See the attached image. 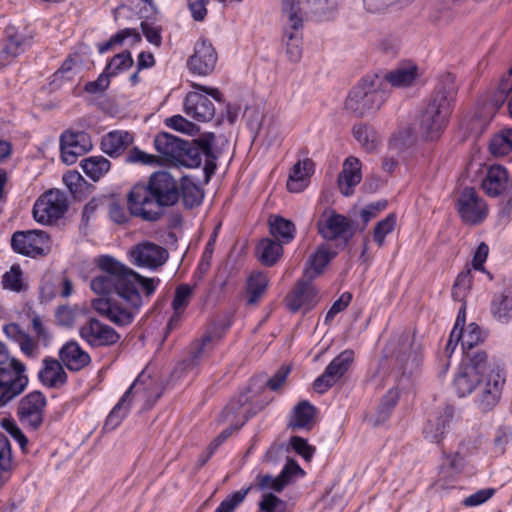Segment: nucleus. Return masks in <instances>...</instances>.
Returning <instances> with one entry per match:
<instances>
[{
	"label": "nucleus",
	"instance_id": "1",
	"mask_svg": "<svg viewBox=\"0 0 512 512\" xmlns=\"http://www.w3.org/2000/svg\"><path fill=\"white\" fill-rule=\"evenodd\" d=\"M101 275L91 280V289L99 295L116 293L129 306L124 308L109 298H97L91 302L92 308L101 316L118 326H127L134 320L135 313L149 300L160 284L159 278L141 276L110 255L97 259Z\"/></svg>",
	"mask_w": 512,
	"mask_h": 512
},
{
	"label": "nucleus",
	"instance_id": "2",
	"mask_svg": "<svg viewBox=\"0 0 512 512\" xmlns=\"http://www.w3.org/2000/svg\"><path fill=\"white\" fill-rule=\"evenodd\" d=\"M180 199V189L176 179L166 171L150 175L147 183L135 184L127 195V208L132 216L144 221L159 220L167 207H172Z\"/></svg>",
	"mask_w": 512,
	"mask_h": 512
},
{
	"label": "nucleus",
	"instance_id": "3",
	"mask_svg": "<svg viewBox=\"0 0 512 512\" xmlns=\"http://www.w3.org/2000/svg\"><path fill=\"white\" fill-rule=\"evenodd\" d=\"M456 94L455 77L450 73L442 75L420 116V130L426 139L440 137L453 111Z\"/></svg>",
	"mask_w": 512,
	"mask_h": 512
},
{
	"label": "nucleus",
	"instance_id": "4",
	"mask_svg": "<svg viewBox=\"0 0 512 512\" xmlns=\"http://www.w3.org/2000/svg\"><path fill=\"white\" fill-rule=\"evenodd\" d=\"M389 96L386 81L376 73L366 74L349 91L344 107L353 116L362 118L377 111Z\"/></svg>",
	"mask_w": 512,
	"mask_h": 512
},
{
	"label": "nucleus",
	"instance_id": "5",
	"mask_svg": "<svg viewBox=\"0 0 512 512\" xmlns=\"http://www.w3.org/2000/svg\"><path fill=\"white\" fill-rule=\"evenodd\" d=\"M337 9V0H283L282 10L288 17L290 28L299 30L303 26V16L315 21L329 19Z\"/></svg>",
	"mask_w": 512,
	"mask_h": 512
},
{
	"label": "nucleus",
	"instance_id": "6",
	"mask_svg": "<svg viewBox=\"0 0 512 512\" xmlns=\"http://www.w3.org/2000/svg\"><path fill=\"white\" fill-rule=\"evenodd\" d=\"M195 87L199 91H192L186 95L184 112L198 122L211 121L215 116L216 110L213 101L208 96L222 103L224 102L223 94L218 88L198 84H196Z\"/></svg>",
	"mask_w": 512,
	"mask_h": 512
},
{
	"label": "nucleus",
	"instance_id": "7",
	"mask_svg": "<svg viewBox=\"0 0 512 512\" xmlns=\"http://www.w3.org/2000/svg\"><path fill=\"white\" fill-rule=\"evenodd\" d=\"M26 366L12 358L8 366H0V407L20 395L28 385Z\"/></svg>",
	"mask_w": 512,
	"mask_h": 512
},
{
	"label": "nucleus",
	"instance_id": "8",
	"mask_svg": "<svg viewBox=\"0 0 512 512\" xmlns=\"http://www.w3.org/2000/svg\"><path fill=\"white\" fill-rule=\"evenodd\" d=\"M287 486V481L283 480L280 474L277 477H273L269 474H258L255 478V483L250 484L246 488H242L238 491L228 495L214 512H235L236 509L244 502L248 493L256 488L259 491L273 490L275 492H282Z\"/></svg>",
	"mask_w": 512,
	"mask_h": 512
},
{
	"label": "nucleus",
	"instance_id": "9",
	"mask_svg": "<svg viewBox=\"0 0 512 512\" xmlns=\"http://www.w3.org/2000/svg\"><path fill=\"white\" fill-rule=\"evenodd\" d=\"M67 210L66 194L58 189H51L36 200L33 206V216L39 223L52 224L62 218Z\"/></svg>",
	"mask_w": 512,
	"mask_h": 512
},
{
	"label": "nucleus",
	"instance_id": "10",
	"mask_svg": "<svg viewBox=\"0 0 512 512\" xmlns=\"http://www.w3.org/2000/svg\"><path fill=\"white\" fill-rule=\"evenodd\" d=\"M11 247L24 256H46L51 251V239L42 230L16 231L11 238Z\"/></svg>",
	"mask_w": 512,
	"mask_h": 512
},
{
	"label": "nucleus",
	"instance_id": "11",
	"mask_svg": "<svg viewBox=\"0 0 512 512\" xmlns=\"http://www.w3.org/2000/svg\"><path fill=\"white\" fill-rule=\"evenodd\" d=\"M456 210L463 223L479 225L488 216V205L475 188L465 187L456 200Z\"/></svg>",
	"mask_w": 512,
	"mask_h": 512
},
{
	"label": "nucleus",
	"instance_id": "12",
	"mask_svg": "<svg viewBox=\"0 0 512 512\" xmlns=\"http://www.w3.org/2000/svg\"><path fill=\"white\" fill-rule=\"evenodd\" d=\"M79 335L92 349L111 348L121 339V335L113 327L95 317H89L80 326Z\"/></svg>",
	"mask_w": 512,
	"mask_h": 512
},
{
	"label": "nucleus",
	"instance_id": "13",
	"mask_svg": "<svg viewBox=\"0 0 512 512\" xmlns=\"http://www.w3.org/2000/svg\"><path fill=\"white\" fill-rule=\"evenodd\" d=\"M318 233L326 240L341 241L345 247L353 236L349 218L334 210H325L317 221Z\"/></svg>",
	"mask_w": 512,
	"mask_h": 512
},
{
	"label": "nucleus",
	"instance_id": "14",
	"mask_svg": "<svg viewBox=\"0 0 512 512\" xmlns=\"http://www.w3.org/2000/svg\"><path fill=\"white\" fill-rule=\"evenodd\" d=\"M46 404L47 399L42 392H30L18 403L17 416L19 421L33 431L38 430L43 423Z\"/></svg>",
	"mask_w": 512,
	"mask_h": 512
},
{
	"label": "nucleus",
	"instance_id": "15",
	"mask_svg": "<svg viewBox=\"0 0 512 512\" xmlns=\"http://www.w3.org/2000/svg\"><path fill=\"white\" fill-rule=\"evenodd\" d=\"M353 360V350L346 349L342 351L328 364L324 372L314 380L313 389L319 394L327 392L346 374Z\"/></svg>",
	"mask_w": 512,
	"mask_h": 512
},
{
	"label": "nucleus",
	"instance_id": "16",
	"mask_svg": "<svg viewBox=\"0 0 512 512\" xmlns=\"http://www.w3.org/2000/svg\"><path fill=\"white\" fill-rule=\"evenodd\" d=\"M129 259L137 267L156 270L168 260V251L153 242L143 241L134 245L129 251Z\"/></svg>",
	"mask_w": 512,
	"mask_h": 512
},
{
	"label": "nucleus",
	"instance_id": "17",
	"mask_svg": "<svg viewBox=\"0 0 512 512\" xmlns=\"http://www.w3.org/2000/svg\"><path fill=\"white\" fill-rule=\"evenodd\" d=\"M92 147L91 137L84 131L65 130L60 136L61 159L67 165L76 163Z\"/></svg>",
	"mask_w": 512,
	"mask_h": 512
},
{
	"label": "nucleus",
	"instance_id": "18",
	"mask_svg": "<svg viewBox=\"0 0 512 512\" xmlns=\"http://www.w3.org/2000/svg\"><path fill=\"white\" fill-rule=\"evenodd\" d=\"M318 301V290L306 279H299L284 299L286 308L292 313L300 310L306 313L312 310Z\"/></svg>",
	"mask_w": 512,
	"mask_h": 512
},
{
	"label": "nucleus",
	"instance_id": "19",
	"mask_svg": "<svg viewBox=\"0 0 512 512\" xmlns=\"http://www.w3.org/2000/svg\"><path fill=\"white\" fill-rule=\"evenodd\" d=\"M217 60L218 55L212 43L206 38H200L187 60V67L193 74L207 76L215 69Z\"/></svg>",
	"mask_w": 512,
	"mask_h": 512
},
{
	"label": "nucleus",
	"instance_id": "20",
	"mask_svg": "<svg viewBox=\"0 0 512 512\" xmlns=\"http://www.w3.org/2000/svg\"><path fill=\"white\" fill-rule=\"evenodd\" d=\"M481 188L491 198L508 196L512 191V178L506 167L493 164L486 168Z\"/></svg>",
	"mask_w": 512,
	"mask_h": 512
},
{
	"label": "nucleus",
	"instance_id": "21",
	"mask_svg": "<svg viewBox=\"0 0 512 512\" xmlns=\"http://www.w3.org/2000/svg\"><path fill=\"white\" fill-rule=\"evenodd\" d=\"M505 377L502 371H492L479 386L477 404L482 412L491 411L499 402Z\"/></svg>",
	"mask_w": 512,
	"mask_h": 512
},
{
	"label": "nucleus",
	"instance_id": "22",
	"mask_svg": "<svg viewBox=\"0 0 512 512\" xmlns=\"http://www.w3.org/2000/svg\"><path fill=\"white\" fill-rule=\"evenodd\" d=\"M222 334L215 329L207 330L200 339L194 340L189 346V354L183 360L184 370H193L208 356L214 348V341L221 339Z\"/></svg>",
	"mask_w": 512,
	"mask_h": 512
},
{
	"label": "nucleus",
	"instance_id": "23",
	"mask_svg": "<svg viewBox=\"0 0 512 512\" xmlns=\"http://www.w3.org/2000/svg\"><path fill=\"white\" fill-rule=\"evenodd\" d=\"M59 359L70 372H79L88 367L91 356L75 340L66 342L58 352Z\"/></svg>",
	"mask_w": 512,
	"mask_h": 512
},
{
	"label": "nucleus",
	"instance_id": "24",
	"mask_svg": "<svg viewBox=\"0 0 512 512\" xmlns=\"http://www.w3.org/2000/svg\"><path fill=\"white\" fill-rule=\"evenodd\" d=\"M5 33L6 42L0 52V65L2 66L9 64L30 47L32 43L31 36L16 31L14 27H8Z\"/></svg>",
	"mask_w": 512,
	"mask_h": 512
},
{
	"label": "nucleus",
	"instance_id": "25",
	"mask_svg": "<svg viewBox=\"0 0 512 512\" xmlns=\"http://www.w3.org/2000/svg\"><path fill=\"white\" fill-rule=\"evenodd\" d=\"M61 360L45 357L42 360V368L38 372L39 381L48 388L64 386L68 381V375Z\"/></svg>",
	"mask_w": 512,
	"mask_h": 512
},
{
	"label": "nucleus",
	"instance_id": "26",
	"mask_svg": "<svg viewBox=\"0 0 512 512\" xmlns=\"http://www.w3.org/2000/svg\"><path fill=\"white\" fill-rule=\"evenodd\" d=\"M362 180L361 162L358 158L350 156L344 163L342 171L338 175L337 183L340 192L344 196L354 193V188Z\"/></svg>",
	"mask_w": 512,
	"mask_h": 512
},
{
	"label": "nucleus",
	"instance_id": "27",
	"mask_svg": "<svg viewBox=\"0 0 512 512\" xmlns=\"http://www.w3.org/2000/svg\"><path fill=\"white\" fill-rule=\"evenodd\" d=\"M317 408L307 400L298 402L290 415L288 427L292 430L311 431L315 426Z\"/></svg>",
	"mask_w": 512,
	"mask_h": 512
},
{
	"label": "nucleus",
	"instance_id": "28",
	"mask_svg": "<svg viewBox=\"0 0 512 512\" xmlns=\"http://www.w3.org/2000/svg\"><path fill=\"white\" fill-rule=\"evenodd\" d=\"M182 145H186V140L167 132H161L154 138L156 151L161 155L163 160L169 164L175 165Z\"/></svg>",
	"mask_w": 512,
	"mask_h": 512
},
{
	"label": "nucleus",
	"instance_id": "29",
	"mask_svg": "<svg viewBox=\"0 0 512 512\" xmlns=\"http://www.w3.org/2000/svg\"><path fill=\"white\" fill-rule=\"evenodd\" d=\"M134 136L127 131H111L103 136L101 150L112 158H117L133 143Z\"/></svg>",
	"mask_w": 512,
	"mask_h": 512
},
{
	"label": "nucleus",
	"instance_id": "30",
	"mask_svg": "<svg viewBox=\"0 0 512 512\" xmlns=\"http://www.w3.org/2000/svg\"><path fill=\"white\" fill-rule=\"evenodd\" d=\"M396 361L398 370L400 371L399 381H410L422 365V354L420 351L414 349L411 343L408 351L401 352L397 355Z\"/></svg>",
	"mask_w": 512,
	"mask_h": 512
},
{
	"label": "nucleus",
	"instance_id": "31",
	"mask_svg": "<svg viewBox=\"0 0 512 512\" xmlns=\"http://www.w3.org/2000/svg\"><path fill=\"white\" fill-rule=\"evenodd\" d=\"M490 313L501 323H508L512 319V287H506L494 293L490 303Z\"/></svg>",
	"mask_w": 512,
	"mask_h": 512
},
{
	"label": "nucleus",
	"instance_id": "32",
	"mask_svg": "<svg viewBox=\"0 0 512 512\" xmlns=\"http://www.w3.org/2000/svg\"><path fill=\"white\" fill-rule=\"evenodd\" d=\"M453 418V408L447 406L435 419H429L424 426V437L431 442L439 443Z\"/></svg>",
	"mask_w": 512,
	"mask_h": 512
},
{
	"label": "nucleus",
	"instance_id": "33",
	"mask_svg": "<svg viewBox=\"0 0 512 512\" xmlns=\"http://www.w3.org/2000/svg\"><path fill=\"white\" fill-rule=\"evenodd\" d=\"M461 366L473 373L477 372L484 378H486L487 374L490 373L491 370L501 371L499 368L491 366L487 353L480 349L464 352V360L462 361Z\"/></svg>",
	"mask_w": 512,
	"mask_h": 512
},
{
	"label": "nucleus",
	"instance_id": "34",
	"mask_svg": "<svg viewBox=\"0 0 512 512\" xmlns=\"http://www.w3.org/2000/svg\"><path fill=\"white\" fill-rule=\"evenodd\" d=\"M312 168L313 161L308 158L303 161L299 160L295 163L289 173L287 189L294 193L303 191L307 186V178L309 177Z\"/></svg>",
	"mask_w": 512,
	"mask_h": 512
},
{
	"label": "nucleus",
	"instance_id": "35",
	"mask_svg": "<svg viewBox=\"0 0 512 512\" xmlns=\"http://www.w3.org/2000/svg\"><path fill=\"white\" fill-rule=\"evenodd\" d=\"M270 234L281 245L288 244L293 241L296 234V226L291 221L282 216H273L269 219Z\"/></svg>",
	"mask_w": 512,
	"mask_h": 512
},
{
	"label": "nucleus",
	"instance_id": "36",
	"mask_svg": "<svg viewBox=\"0 0 512 512\" xmlns=\"http://www.w3.org/2000/svg\"><path fill=\"white\" fill-rule=\"evenodd\" d=\"M136 382H134L122 395L118 403L113 407L111 412L106 418L104 427L109 430H114L118 427L122 420L128 415L132 402V390L135 387Z\"/></svg>",
	"mask_w": 512,
	"mask_h": 512
},
{
	"label": "nucleus",
	"instance_id": "37",
	"mask_svg": "<svg viewBox=\"0 0 512 512\" xmlns=\"http://www.w3.org/2000/svg\"><path fill=\"white\" fill-rule=\"evenodd\" d=\"M484 377L477 372H471L460 366L459 372L454 379L453 385L459 397L471 394L477 387L481 386Z\"/></svg>",
	"mask_w": 512,
	"mask_h": 512
},
{
	"label": "nucleus",
	"instance_id": "38",
	"mask_svg": "<svg viewBox=\"0 0 512 512\" xmlns=\"http://www.w3.org/2000/svg\"><path fill=\"white\" fill-rule=\"evenodd\" d=\"M202 154L200 136L192 141H186V145H182L181 147V152L174 166H184L187 168L199 167L202 162Z\"/></svg>",
	"mask_w": 512,
	"mask_h": 512
},
{
	"label": "nucleus",
	"instance_id": "39",
	"mask_svg": "<svg viewBox=\"0 0 512 512\" xmlns=\"http://www.w3.org/2000/svg\"><path fill=\"white\" fill-rule=\"evenodd\" d=\"M215 138V134L211 132L200 135V147L202 148L203 155L206 157L203 169L206 182H209L217 168L218 154L213 149Z\"/></svg>",
	"mask_w": 512,
	"mask_h": 512
},
{
	"label": "nucleus",
	"instance_id": "40",
	"mask_svg": "<svg viewBox=\"0 0 512 512\" xmlns=\"http://www.w3.org/2000/svg\"><path fill=\"white\" fill-rule=\"evenodd\" d=\"M268 287V278L262 272H253L247 279L245 292L247 294V304H257L265 294Z\"/></svg>",
	"mask_w": 512,
	"mask_h": 512
},
{
	"label": "nucleus",
	"instance_id": "41",
	"mask_svg": "<svg viewBox=\"0 0 512 512\" xmlns=\"http://www.w3.org/2000/svg\"><path fill=\"white\" fill-rule=\"evenodd\" d=\"M256 251L260 262L271 267L282 256L283 247L275 240L264 238L258 243Z\"/></svg>",
	"mask_w": 512,
	"mask_h": 512
},
{
	"label": "nucleus",
	"instance_id": "42",
	"mask_svg": "<svg viewBox=\"0 0 512 512\" xmlns=\"http://www.w3.org/2000/svg\"><path fill=\"white\" fill-rule=\"evenodd\" d=\"M2 287L16 293L28 290V282L19 264H13L2 276Z\"/></svg>",
	"mask_w": 512,
	"mask_h": 512
},
{
	"label": "nucleus",
	"instance_id": "43",
	"mask_svg": "<svg viewBox=\"0 0 512 512\" xmlns=\"http://www.w3.org/2000/svg\"><path fill=\"white\" fill-rule=\"evenodd\" d=\"M417 76V67L411 66L408 68H398L389 73H386L384 76H381L382 79L386 81V89L389 91V86L393 87H407L410 86L416 79Z\"/></svg>",
	"mask_w": 512,
	"mask_h": 512
},
{
	"label": "nucleus",
	"instance_id": "44",
	"mask_svg": "<svg viewBox=\"0 0 512 512\" xmlns=\"http://www.w3.org/2000/svg\"><path fill=\"white\" fill-rule=\"evenodd\" d=\"M179 189L180 197L186 208L192 209L202 203L204 197L202 189L189 178H182Z\"/></svg>",
	"mask_w": 512,
	"mask_h": 512
},
{
	"label": "nucleus",
	"instance_id": "45",
	"mask_svg": "<svg viewBox=\"0 0 512 512\" xmlns=\"http://www.w3.org/2000/svg\"><path fill=\"white\" fill-rule=\"evenodd\" d=\"M128 38H131V45H135L142 41V36L136 28H124L112 35L108 41L98 44V51L101 54L106 53L114 46L122 45Z\"/></svg>",
	"mask_w": 512,
	"mask_h": 512
},
{
	"label": "nucleus",
	"instance_id": "46",
	"mask_svg": "<svg viewBox=\"0 0 512 512\" xmlns=\"http://www.w3.org/2000/svg\"><path fill=\"white\" fill-rule=\"evenodd\" d=\"M111 163L103 156H92L83 159L81 167L83 172L93 181L99 180L110 169Z\"/></svg>",
	"mask_w": 512,
	"mask_h": 512
},
{
	"label": "nucleus",
	"instance_id": "47",
	"mask_svg": "<svg viewBox=\"0 0 512 512\" xmlns=\"http://www.w3.org/2000/svg\"><path fill=\"white\" fill-rule=\"evenodd\" d=\"M489 151L494 156H504L512 151V128H504L489 142Z\"/></svg>",
	"mask_w": 512,
	"mask_h": 512
},
{
	"label": "nucleus",
	"instance_id": "48",
	"mask_svg": "<svg viewBox=\"0 0 512 512\" xmlns=\"http://www.w3.org/2000/svg\"><path fill=\"white\" fill-rule=\"evenodd\" d=\"M355 139L369 152L377 149L379 139L373 127L367 124H356L352 129Z\"/></svg>",
	"mask_w": 512,
	"mask_h": 512
},
{
	"label": "nucleus",
	"instance_id": "49",
	"mask_svg": "<svg viewBox=\"0 0 512 512\" xmlns=\"http://www.w3.org/2000/svg\"><path fill=\"white\" fill-rule=\"evenodd\" d=\"M473 282V275L470 268H466L461 271L452 287V297L455 301L465 302L466 297L468 296Z\"/></svg>",
	"mask_w": 512,
	"mask_h": 512
},
{
	"label": "nucleus",
	"instance_id": "50",
	"mask_svg": "<svg viewBox=\"0 0 512 512\" xmlns=\"http://www.w3.org/2000/svg\"><path fill=\"white\" fill-rule=\"evenodd\" d=\"M134 64L131 52L124 50L114 55L110 61H108L104 70L111 76H116L119 73L130 69Z\"/></svg>",
	"mask_w": 512,
	"mask_h": 512
},
{
	"label": "nucleus",
	"instance_id": "51",
	"mask_svg": "<svg viewBox=\"0 0 512 512\" xmlns=\"http://www.w3.org/2000/svg\"><path fill=\"white\" fill-rule=\"evenodd\" d=\"M336 252L332 251L329 245L323 244L319 246L316 252L310 257L309 263L316 275L323 272L328 263L336 256Z\"/></svg>",
	"mask_w": 512,
	"mask_h": 512
},
{
	"label": "nucleus",
	"instance_id": "52",
	"mask_svg": "<svg viewBox=\"0 0 512 512\" xmlns=\"http://www.w3.org/2000/svg\"><path fill=\"white\" fill-rule=\"evenodd\" d=\"M11 460L10 441L3 433H0V486L7 481L5 474L11 468Z\"/></svg>",
	"mask_w": 512,
	"mask_h": 512
},
{
	"label": "nucleus",
	"instance_id": "53",
	"mask_svg": "<svg viewBox=\"0 0 512 512\" xmlns=\"http://www.w3.org/2000/svg\"><path fill=\"white\" fill-rule=\"evenodd\" d=\"M248 403V395L247 393H240L237 397H234L230 400V402L223 409L221 416L223 420H228L230 416H234L239 418L237 422H241L243 417H246L245 414L242 413V408ZM247 418H249L247 416Z\"/></svg>",
	"mask_w": 512,
	"mask_h": 512
},
{
	"label": "nucleus",
	"instance_id": "54",
	"mask_svg": "<svg viewBox=\"0 0 512 512\" xmlns=\"http://www.w3.org/2000/svg\"><path fill=\"white\" fill-rule=\"evenodd\" d=\"M248 403V395L247 393H240L237 397H234L230 400V402L223 409L221 416L223 420H228L230 416H234L239 418L237 422H241L243 417H246L245 414L242 413V408ZM247 418H249L247 416Z\"/></svg>",
	"mask_w": 512,
	"mask_h": 512
},
{
	"label": "nucleus",
	"instance_id": "55",
	"mask_svg": "<svg viewBox=\"0 0 512 512\" xmlns=\"http://www.w3.org/2000/svg\"><path fill=\"white\" fill-rule=\"evenodd\" d=\"M396 220V215L390 213L375 225L373 230V239L379 247L383 246L385 237L394 230Z\"/></svg>",
	"mask_w": 512,
	"mask_h": 512
},
{
	"label": "nucleus",
	"instance_id": "56",
	"mask_svg": "<svg viewBox=\"0 0 512 512\" xmlns=\"http://www.w3.org/2000/svg\"><path fill=\"white\" fill-rule=\"evenodd\" d=\"M193 295V288L188 284H180L175 289L172 308L177 314H182L188 307Z\"/></svg>",
	"mask_w": 512,
	"mask_h": 512
},
{
	"label": "nucleus",
	"instance_id": "57",
	"mask_svg": "<svg viewBox=\"0 0 512 512\" xmlns=\"http://www.w3.org/2000/svg\"><path fill=\"white\" fill-rule=\"evenodd\" d=\"M483 341L482 331L478 324L470 323L462 332V349L463 353L468 350H475V347Z\"/></svg>",
	"mask_w": 512,
	"mask_h": 512
},
{
	"label": "nucleus",
	"instance_id": "58",
	"mask_svg": "<svg viewBox=\"0 0 512 512\" xmlns=\"http://www.w3.org/2000/svg\"><path fill=\"white\" fill-rule=\"evenodd\" d=\"M399 391L397 388H391L382 397L378 406V421H385L399 400Z\"/></svg>",
	"mask_w": 512,
	"mask_h": 512
},
{
	"label": "nucleus",
	"instance_id": "59",
	"mask_svg": "<svg viewBox=\"0 0 512 512\" xmlns=\"http://www.w3.org/2000/svg\"><path fill=\"white\" fill-rule=\"evenodd\" d=\"M285 36L288 38L287 40V56L290 61L298 62L302 57V47H301V36L298 33V30L295 32H285Z\"/></svg>",
	"mask_w": 512,
	"mask_h": 512
},
{
	"label": "nucleus",
	"instance_id": "60",
	"mask_svg": "<svg viewBox=\"0 0 512 512\" xmlns=\"http://www.w3.org/2000/svg\"><path fill=\"white\" fill-rule=\"evenodd\" d=\"M143 35L146 40L156 47L162 45V27L154 22L144 20L140 24Z\"/></svg>",
	"mask_w": 512,
	"mask_h": 512
},
{
	"label": "nucleus",
	"instance_id": "61",
	"mask_svg": "<svg viewBox=\"0 0 512 512\" xmlns=\"http://www.w3.org/2000/svg\"><path fill=\"white\" fill-rule=\"evenodd\" d=\"M126 162L139 163L142 165H157L160 163L159 157L153 154H148L138 147H134L126 155Z\"/></svg>",
	"mask_w": 512,
	"mask_h": 512
},
{
	"label": "nucleus",
	"instance_id": "62",
	"mask_svg": "<svg viewBox=\"0 0 512 512\" xmlns=\"http://www.w3.org/2000/svg\"><path fill=\"white\" fill-rule=\"evenodd\" d=\"M289 443L291 448L306 461H310L316 451L314 446L300 436H292Z\"/></svg>",
	"mask_w": 512,
	"mask_h": 512
},
{
	"label": "nucleus",
	"instance_id": "63",
	"mask_svg": "<svg viewBox=\"0 0 512 512\" xmlns=\"http://www.w3.org/2000/svg\"><path fill=\"white\" fill-rule=\"evenodd\" d=\"M352 300V294L350 292H344L330 307L326 316L325 323L331 322L335 316L344 311Z\"/></svg>",
	"mask_w": 512,
	"mask_h": 512
},
{
	"label": "nucleus",
	"instance_id": "64",
	"mask_svg": "<svg viewBox=\"0 0 512 512\" xmlns=\"http://www.w3.org/2000/svg\"><path fill=\"white\" fill-rule=\"evenodd\" d=\"M111 76L103 70V72L94 81H89L85 84L84 90L90 94L102 93L108 89L110 85Z\"/></svg>",
	"mask_w": 512,
	"mask_h": 512
}]
</instances>
